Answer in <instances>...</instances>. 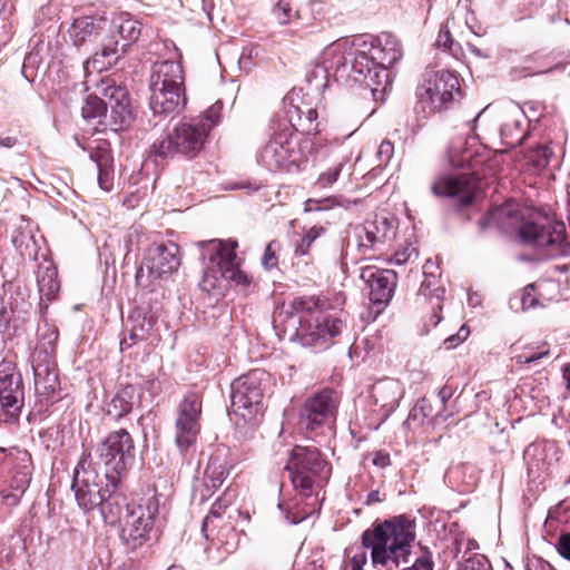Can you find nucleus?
<instances>
[{
    "mask_svg": "<svg viewBox=\"0 0 570 570\" xmlns=\"http://www.w3.org/2000/svg\"><path fill=\"white\" fill-rule=\"evenodd\" d=\"M336 73L371 89L375 100L383 99L392 86L389 68L403 56L399 39L391 32L376 37L363 35L334 45Z\"/></svg>",
    "mask_w": 570,
    "mask_h": 570,
    "instance_id": "obj_1",
    "label": "nucleus"
},
{
    "mask_svg": "<svg viewBox=\"0 0 570 570\" xmlns=\"http://www.w3.org/2000/svg\"><path fill=\"white\" fill-rule=\"evenodd\" d=\"M415 529V519L406 514L374 522L366 529L362 533V546L371 549L373 566L395 570L401 563H407L416 538Z\"/></svg>",
    "mask_w": 570,
    "mask_h": 570,
    "instance_id": "obj_2",
    "label": "nucleus"
},
{
    "mask_svg": "<svg viewBox=\"0 0 570 570\" xmlns=\"http://www.w3.org/2000/svg\"><path fill=\"white\" fill-rule=\"evenodd\" d=\"M320 299L314 296H297L291 302L292 312L299 315L298 327L291 337L304 347L323 351L331 340L342 333L345 323L332 315L320 313Z\"/></svg>",
    "mask_w": 570,
    "mask_h": 570,
    "instance_id": "obj_3",
    "label": "nucleus"
},
{
    "mask_svg": "<svg viewBox=\"0 0 570 570\" xmlns=\"http://www.w3.org/2000/svg\"><path fill=\"white\" fill-rule=\"evenodd\" d=\"M518 237L524 246L534 248L540 259L570 255L564 223L542 210H533L527 217L522 216Z\"/></svg>",
    "mask_w": 570,
    "mask_h": 570,
    "instance_id": "obj_4",
    "label": "nucleus"
},
{
    "mask_svg": "<svg viewBox=\"0 0 570 570\" xmlns=\"http://www.w3.org/2000/svg\"><path fill=\"white\" fill-rule=\"evenodd\" d=\"M311 137L298 139L291 126L279 125L259 153L261 163L271 171L299 173L307 163V155L315 148Z\"/></svg>",
    "mask_w": 570,
    "mask_h": 570,
    "instance_id": "obj_5",
    "label": "nucleus"
},
{
    "mask_svg": "<svg viewBox=\"0 0 570 570\" xmlns=\"http://www.w3.org/2000/svg\"><path fill=\"white\" fill-rule=\"evenodd\" d=\"M338 404V393L330 387L306 397L298 412L299 433L318 443L325 441L333 434Z\"/></svg>",
    "mask_w": 570,
    "mask_h": 570,
    "instance_id": "obj_6",
    "label": "nucleus"
},
{
    "mask_svg": "<svg viewBox=\"0 0 570 570\" xmlns=\"http://www.w3.org/2000/svg\"><path fill=\"white\" fill-rule=\"evenodd\" d=\"M294 489L304 498L321 489L331 475V464L315 445H295L285 466Z\"/></svg>",
    "mask_w": 570,
    "mask_h": 570,
    "instance_id": "obj_7",
    "label": "nucleus"
},
{
    "mask_svg": "<svg viewBox=\"0 0 570 570\" xmlns=\"http://www.w3.org/2000/svg\"><path fill=\"white\" fill-rule=\"evenodd\" d=\"M209 131L210 124L203 125L202 121L194 119L180 120L153 144L155 161L158 163L175 156L187 159L195 158L203 150Z\"/></svg>",
    "mask_w": 570,
    "mask_h": 570,
    "instance_id": "obj_8",
    "label": "nucleus"
},
{
    "mask_svg": "<svg viewBox=\"0 0 570 570\" xmlns=\"http://www.w3.org/2000/svg\"><path fill=\"white\" fill-rule=\"evenodd\" d=\"M136 460V448L126 429L111 431L98 445V462L105 480L122 482Z\"/></svg>",
    "mask_w": 570,
    "mask_h": 570,
    "instance_id": "obj_9",
    "label": "nucleus"
},
{
    "mask_svg": "<svg viewBox=\"0 0 570 570\" xmlns=\"http://www.w3.org/2000/svg\"><path fill=\"white\" fill-rule=\"evenodd\" d=\"M58 330H48L37 344L30 356V363L35 376L36 394L47 404H53L57 392L60 390V381L56 361V343Z\"/></svg>",
    "mask_w": 570,
    "mask_h": 570,
    "instance_id": "obj_10",
    "label": "nucleus"
},
{
    "mask_svg": "<svg viewBox=\"0 0 570 570\" xmlns=\"http://www.w3.org/2000/svg\"><path fill=\"white\" fill-rule=\"evenodd\" d=\"M416 97L423 108L429 107L432 112L448 109L462 97L459 78L449 70H426L416 88Z\"/></svg>",
    "mask_w": 570,
    "mask_h": 570,
    "instance_id": "obj_11",
    "label": "nucleus"
},
{
    "mask_svg": "<svg viewBox=\"0 0 570 570\" xmlns=\"http://www.w3.org/2000/svg\"><path fill=\"white\" fill-rule=\"evenodd\" d=\"M180 266L179 247L175 243L151 244L136 273V283L149 287L158 279H165Z\"/></svg>",
    "mask_w": 570,
    "mask_h": 570,
    "instance_id": "obj_12",
    "label": "nucleus"
},
{
    "mask_svg": "<svg viewBox=\"0 0 570 570\" xmlns=\"http://www.w3.org/2000/svg\"><path fill=\"white\" fill-rule=\"evenodd\" d=\"M104 480L90 453L83 452L73 470L71 483V490L80 509L89 512L99 508L106 494Z\"/></svg>",
    "mask_w": 570,
    "mask_h": 570,
    "instance_id": "obj_13",
    "label": "nucleus"
},
{
    "mask_svg": "<svg viewBox=\"0 0 570 570\" xmlns=\"http://www.w3.org/2000/svg\"><path fill=\"white\" fill-rule=\"evenodd\" d=\"M266 373L263 370H253L239 376L230 384V407L235 414L247 411L249 415L256 414L263 400L262 382ZM245 416V413H242Z\"/></svg>",
    "mask_w": 570,
    "mask_h": 570,
    "instance_id": "obj_14",
    "label": "nucleus"
},
{
    "mask_svg": "<svg viewBox=\"0 0 570 570\" xmlns=\"http://www.w3.org/2000/svg\"><path fill=\"white\" fill-rule=\"evenodd\" d=\"M200 396L195 392L187 393L179 403L178 415L176 419L175 441L183 455L187 453L196 441L200 430Z\"/></svg>",
    "mask_w": 570,
    "mask_h": 570,
    "instance_id": "obj_15",
    "label": "nucleus"
},
{
    "mask_svg": "<svg viewBox=\"0 0 570 570\" xmlns=\"http://www.w3.org/2000/svg\"><path fill=\"white\" fill-rule=\"evenodd\" d=\"M480 177L475 174L443 175L438 177L431 191L435 197L458 199L459 210L473 204L480 193Z\"/></svg>",
    "mask_w": 570,
    "mask_h": 570,
    "instance_id": "obj_16",
    "label": "nucleus"
},
{
    "mask_svg": "<svg viewBox=\"0 0 570 570\" xmlns=\"http://www.w3.org/2000/svg\"><path fill=\"white\" fill-rule=\"evenodd\" d=\"M361 279L366 284L368 298L379 315L391 302L397 284V274L392 269L365 266L361 268Z\"/></svg>",
    "mask_w": 570,
    "mask_h": 570,
    "instance_id": "obj_17",
    "label": "nucleus"
},
{
    "mask_svg": "<svg viewBox=\"0 0 570 570\" xmlns=\"http://www.w3.org/2000/svg\"><path fill=\"white\" fill-rule=\"evenodd\" d=\"M24 402V390L21 374L13 363H0V404L8 420H17Z\"/></svg>",
    "mask_w": 570,
    "mask_h": 570,
    "instance_id": "obj_18",
    "label": "nucleus"
},
{
    "mask_svg": "<svg viewBox=\"0 0 570 570\" xmlns=\"http://www.w3.org/2000/svg\"><path fill=\"white\" fill-rule=\"evenodd\" d=\"M101 94L107 99V107L110 111L106 121L99 120V124L109 126L114 131L128 128L135 116L127 89L115 82H105Z\"/></svg>",
    "mask_w": 570,
    "mask_h": 570,
    "instance_id": "obj_19",
    "label": "nucleus"
},
{
    "mask_svg": "<svg viewBox=\"0 0 570 570\" xmlns=\"http://www.w3.org/2000/svg\"><path fill=\"white\" fill-rule=\"evenodd\" d=\"M157 510V503L149 500L146 507L138 505L134 513L119 524L120 539L128 550L134 551L146 541Z\"/></svg>",
    "mask_w": 570,
    "mask_h": 570,
    "instance_id": "obj_20",
    "label": "nucleus"
},
{
    "mask_svg": "<svg viewBox=\"0 0 570 570\" xmlns=\"http://www.w3.org/2000/svg\"><path fill=\"white\" fill-rule=\"evenodd\" d=\"M198 246L200 247V259L204 264V275L199 285L203 291L210 293L218 289L220 287V282L224 279V240H204L199 242Z\"/></svg>",
    "mask_w": 570,
    "mask_h": 570,
    "instance_id": "obj_21",
    "label": "nucleus"
},
{
    "mask_svg": "<svg viewBox=\"0 0 570 570\" xmlns=\"http://www.w3.org/2000/svg\"><path fill=\"white\" fill-rule=\"evenodd\" d=\"M105 481L106 494L98 509L106 523L120 524L134 513L137 507L129 503L122 490V482Z\"/></svg>",
    "mask_w": 570,
    "mask_h": 570,
    "instance_id": "obj_22",
    "label": "nucleus"
},
{
    "mask_svg": "<svg viewBox=\"0 0 570 570\" xmlns=\"http://www.w3.org/2000/svg\"><path fill=\"white\" fill-rule=\"evenodd\" d=\"M321 171L314 181V188L325 190L337 181L343 168L350 161V154L342 146H328L317 151Z\"/></svg>",
    "mask_w": 570,
    "mask_h": 570,
    "instance_id": "obj_23",
    "label": "nucleus"
},
{
    "mask_svg": "<svg viewBox=\"0 0 570 570\" xmlns=\"http://www.w3.org/2000/svg\"><path fill=\"white\" fill-rule=\"evenodd\" d=\"M149 107L154 115L174 116L186 106L185 87H149Z\"/></svg>",
    "mask_w": 570,
    "mask_h": 570,
    "instance_id": "obj_24",
    "label": "nucleus"
},
{
    "mask_svg": "<svg viewBox=\"0 0 570 570\" xmlns=\"http://www.w3.org/2000/svg\"><path fill=\"white\" fill-rule=\"evenodd\" d=\"M126 53V49L119 46V39L116 35L106 37L100 42V48L83 62V69L87 73L102 72L118 65Z\"/></svg>",
    "mask_w": 570,
    "mask_h": 570,
    "instance_id": "obj_25",
    "label": "nucleus"
},
{
    "mask_svg": "<svg viewBox=\"0 0 570 570\" xmlns=\"http://www.w3.org/2000/svg\"><path fill=\"white\" fill-rule=\"evenodd\" d=\"M403 395L404 389L395 379L380 380L373 384L371 390L373 403L380 406L384 416H389L396 410Z\"/></svg>",
    "mask_w": 570,
    "mask_h": 570,
    "instance_id": "obj_26",
    "label": "nucleus"
},
{
    "mask_svg": "<svg viewBox=\"0 0 570 570\" xmlns=\"http://www.w3.org/2000/svg\"><path fill=\"white\" fill-rule=\"evenodd\" d=\"M31 470L30 456L24 454L21 458V463H17L12 469L9 489H3L0 492L3 503L13 507L20 502L31 481Z\"/></svg>",
    "mask_w": 570,
    "mask_h": 570,
    "instance_id": "obj_27",
    "label": "nucleus"
},
{
    "mask_svg": "<svg viewBox=\"0 0 570 570\" xmlns=\"http://www.w3.org/2000/svg\"><path fill=\"white\" fill-rule=\"evenodd\" d=\"M184 87V71L178 61L164 60L153 66L149 87Z\"/></svg>",
    "mask_w": 570,
    "mask_h": 570,
    "instance_id": "obj_28",
    "label": "nucleus"
},
{
    "mask_svg": "<svg viewBox=\"0 0 570 570\" xmlns=\"http://www.w3.org/2000/svg\"><path fill=\"white\" fill-rule=\"evenodd\" d=\"M394 236V230L391 222L387 218H375L372 222H366L363 228V234L358 235L360 246L365 248H376L377 245H383Z\"/></svg>",
    "mask_w": 570,
    "mask_h": 570,
    "instance_id": "obj_29",
    "label": "nucleus"
},
{
    "mask_svg": "<svg viewBox=\"0 0 570 570\" xmlns=\"http://www.w3.org/2000/svg\"><path fill=\"white\" fill-rule=\"evenodd\" d=\"M139 404V396L134 385L119 390L107 403L106 414L114 421H119L130 414Z\"/></svg>",
    "mask_w": 570,
    "mask_h": 570,
    "instance_id": "obj_30",
    "label": "nucleus"
},
{
    "mask_svg": "<svg viewBox=\"0 0 570 570\" xmlns=\"http://www.w3.org/2000/svg\"><path fill=\"white\" fill-rule=\"evenodd\" d=\"M237 243L235 240H224L223 261L225 268L223 269L224 281L233 282L236 286L247 288L252 283V277L242 271L236 263Z\"/></svg>",
    "mask_w": 570,
    "mask_h": 570,
    "instance_id": "obj_31",
    "label": "nucleus"
},
{
    "mask_svg": "<svg viewBox=\"0 0 570 570\" xmlns=\"http://www.w3.org/2000/svg\"><path fill=\"white\" fill-rule=\"evenodd\" d=\"M527 119L522 111L517 110L510 115L500 127L502 142L508 147L520 145L527 135Z\"/></svg>",
    "mask_w": 570,
    "mask_h": 570,
    "instance_id": "obj_32",
    "label": "nucleus"
},
{
    "mask_svg": "<svg viewBox=\"0 0 570 570\" xmlns=\"http://www.w3.org/2000/svg\"><path fill=\"white\" fill-rule=\"evenodd\" d=\"M287 122L283 126H291L294 130L305 132L306 135L316 134L318 131L317 111L314 108H307L305 111L297 106H291L286 111Z\"/></svg>",
    "mask_w": 570,
    "mask_h": 570,
    "instance_id": "obj_33",
    "label": "nucleus"
},
{
    "mask_svg": "<svg viewBox=\"0 0 570 570\" xmlns=\"http://www.w3.org/2000/svg\"><path fill=\"white\" fill-rule=\"evenodd\" d=\"M58 271L52 262L46 261L39 265L37 283L41 298L52 301L59 292Z\"/></svg>",
    "mask_w": 570,
    "mask_h": 570,
    "instance_id": "obj_34",
    "label": "nucleus"
},
{
    "mask_svg": "<svg viewBox=\"0 0 570 570\" xmlns=\"http://www.w3.org/2000/svg\"><path fill=\"white\" fill-rule=\"evenodd\" d=\"M68 33L72 45L77 49H80L87 43H91L96 40L98 36V27L92 17H81L73 21Z\"/></svg>",
    "mask_w": 570,
    "mask_h": 570,
    "instance_id": "obj_35",
    "label": "nucleus"
},
{
    "mask_svg": "<svg viewBox=\"0 0 570 570\" xmlns=\"http://www.w3.org/2000/svg\"><path fill=\"white\" fill-rule=\"evenodd\" d=\"M424 275L425 278L420 286L419 294L428 298L436 299V304L433 305L432 307L433 313L430 318L433 326H436L442 320V305L440 304V302L445 296V288L442 285H440V281H438L433 275L429 276L428 272H424Z\"/></svg>",
    "mask_w": 570,
    "mask_h": 570,
    "instance_id": "obj_36",
    "label": "nucleus"
},
{
    "mask_svg": "<svg viewBox=\"0 0 570 570\" xmlns=\"http://www.w3.org/2000/svg\"><path fill=\"white\" fill-rule=\"evenodd\" d=\"M356 200L345 199L340 196H330L325 198H308L304 203L305 213H320L333 209L335 207L348 208L352 204H356Z\"/></svg>",
    "mask_w": 570,
    "mask_h": 570,
    "instance_id": "obj_37",
    "label": "nucleus"
},
{
    "mask_svg": "<svg viewBox=\"0 0 570 570\" xmlns=\"http://www.w3.org/2000/svg\"><path fill=\"white\" fill-rule=\"evenodd\" d=\"M128 324L147 337L157 323V316L145 308H136L128 317Z\"/></svg>",
    "mask_w": 570,
    "mask_h": 570,
    "instance_id": "obj_38",
    "label": "nucleus"
},
{
    "mask_svg": "<svg viewBox=\"0 0 570 570\" xmlns=\"http://www.w3.org/2000/svg\"><path fill=\"white\" fill-rule=\"evenodd\" d=\"M228 475V470L218 458H212L205 469V487L207 489H217Z\"/></svg>",
    "mask_w": 570,
    "mask_h": 570,
    "instance_id": "obj_39",
    "label": "nucleus"
},
{
    "mask_svg": "<svg viewBox=\"0 0 570 570\" xmlns=\"http://www.w3.org/2000/svg\"><path fill=\"white\" fill-rule=\"evenodd\" d=\"M117 33L122 40V43L119 46L127 51L128 48L139 39L141 35V23L132 18L125 19L117 26Z\"/></svg>",
    "mask_w": 570,
    "mask_h": 570,
    "instance_id": "obj_40",
    "label": "nucleus"
},
{
    "mask_svg": "<svg viewBox=\"0 0 570 570\" xmlns=\"http://www.w3.org/2000/svg\"><path fill=\"white\" fill-rule=\"evenodd\" d=\"M325 233L322 226H312L304 230V234L296 240L294 254L296 257H305L311 255L312 247L316 239Z\"/></svg>",
    "mask_w": 570,
    "mask_h": 570,
    "instance_id": "obj_41",
    "label": "nucleus"
},
{
    "mask_svg": "<svg viewBox=\"0 0 570 570\" xmlns=\"http://www.w3.org/2000/svg\"><path fill=\"white\" fill-rule=\"evenodd\" d=\"M107 110V101L96 95H88L81 107V115L87 120L104 118L102 121H106Z\"/></svg>",
    "mask_w": 570,
    "mask_h": 570,
    "instance_id": "obj_42",
    "label": "nucleus"
},
{
    "mask_svg": "<svg viewBox=\"0 0 570 570\" xmlns=\"http://www.w3.org/2000/svg\"><path fill=\"white\" fill-rule=\"evenodd\" d=\"M552 150L547 144H538L535 147L529 148L524 154L527 165L537 170H541L549 165Z\"/></svg>",
    "mask_w": 570,
    "mask_h": 570,
    "instance_id": "obj_43",
    "label": "nucleus"
},
{
    "mask_svg": "<svg viewBox=\"0 0 570 570\" xmlns=\"http://www.w3.org/2000/svg\"><path fill=\"white\" fill-rule=\"evenodd\" d=\"M438 415H439V412L434 413L433 406H432L430 400L426 397H422L411 409L405 423L409 425L415 424V425L420 426V425H423L428 419H433L434 416H438Z\"/></svg>",
    "mask_w": 570,
    "mask_h": 570,
    "instance_id": "obj_44",
    "label": "nucleus"
},
{
    "mask_svg": "<svg viewBox=\"0 0 570 570\" xmlns=\"http://www.w3.org/2000/svg\"><path fill=\"white\" fill-rule=\"evenodd\" d=\"M273 13L282 24L298 18V10L295 8L293 0H279L274 7Z\"/></svg>",
    "mask_w": 570,
    "mask_h": 570,
    "instance_id": "obj_45",
    "label": "nucleus"
},
{
    "mask_svg": "<svg viewBox=\"0 0 570 570\" xmlns=\"http://www.w3.org/2000/svg\"><path fill=\"white\" fill-rule=\"evenodd\" d=\"M538 299L534 296V285H527L520 297H512L510 299L511 307H517V304H520L523 311L533 308L538 305Z\"/></svg>",
    "mask_w": 570,
    "mask_h": 570,
    "instance_id": "obj_46",
    "label": "nucleus"
},
{
    "mask_svg": "<svg viewBox=\"0 0 570 570\" xmlns=\"http://www.w3.org/2000/svg\"><path fill=\"white\" fill-rule=\"evenodd\" d=\"M281 245L277 240H272L267 244L264 255L262 257V265L266 271L275 268L278 264L277 252Z\"/></svg>",
    "mask_w": 570,
    "mask_h": 570,
    "instance_id": "obj_47",
    "label": "nucleus"
},
{
    "mask_svg": "<svg viewBox=\"0 0 570 570\" xmlns=\"http://www.w3.org/2000/svg\"><path fill=\"white\" fill-rule=\"evenodd\" d=\"M458 570H491V564L484 556L473 554L460 563Z\"/></svg>",
    "mask_w": 570,
    "mask_h": 570,
    "instance_id": "obj_48",
    "label": "nucleus"
},
{
    "mask_svg": "<svg viewBox=\"0 0 570 570\" xmlns=\"http://www.w3.org/2000/svg\"><path fill=\"white\" fill-rule=\"evenodd\" d=\"M259 55V48L256 46L244 47L238 59V65L242 70L248 72L252 69L254 59Z\"/></svg>",
    "mask_w": 570,
    "mask_h": 570,
    "instance_id": "obj_49",
    "label": "nucleus"
},
{
    "mask_svg": "<svg viewBox=\"0 0 570 570\" xmlns=\"http://www.w3.org/2000/svg\"><path fill=\"white\" fill-rule=\"evenodd\" d=\"M223 104L220 101L210 106L203 116L193 118L195 121H202L203 125L210 124V129L218 122Z\"/></svg>",
    "mask_w": 570,
    "mask_h": 570,
    "instance_id": "obj_50",
    "label": "nucleus"
},
{
    "mask_svg": "<svg viewBox=\"0 0 570 570\" xmlns=\"http://www.w3.org/2000/svg\"><path fill=\"white\" fill-rule=\"evenodd\" d=\"M90 159L96 164L97 168L112 164L110 150L101 145L90 153Z\"/></svg>",
    "mask_w": 570,
    "mask_h": 570,
    "instance_id": "obj_51",
    "label": "nucleus"
},
{
    "mask_svg": "<svg viewBox=\"0 0 570 570\" xmlns=\"http://www.w3.org/2000/svg\"><path fill=\"white\" fill-rule=\"evenodd\" d=\"M97 170H98L99 187L105 191H109L112 188V180H114L112 164H110L106 167H99V168H97Z\"/></svg>",
    "mask_w": 570,
    "mask_h": 570,
    "instance_id": "obj_52",
    "label": "nucleus"
},
{
    "mask_svg": "<svg viewBox=\"0 0 570 570\" xmlns=\"http://www.w3.org/2000/svg\"><path fill=\"white\" fill-rule=\"evenodd\" d=\"M470 330L465 325H463L459 328V331L455 334L445 338L443 345L446 350H453L461 343H463L468 338Z\"/></svg>",
    "mask_w": 570,
    "mask_h": 570,
    "instance_id": "obj_53",
    "label": "nucleus"
},
{
    "mask_svg": "<svg viewBox=\"0 0 570 570\" xmlns=\"http://www.w3.org/2000/svg\"><path fill=\"white\" fill-rule=\"evenodd\" d=\"M403 570H434V562L431 551L425 550L411 567Z\"/></svg>",
    "mask_w": 570,
    "mask_h": 570,
    "instance_id": "obj_54",
    "label": "nucleus"
},
{
    "mask_svg": "<svg viewBox=\"0 0 570 570\" xmlns=\"http://www.w3.org/2000/svg\"><path fill=\"white\" fill-rule=\"evenodd\" d=\"M554 547L558 553L570 561V531H563L558 537Z\"/></svg>",
    "mask_w": 570,
    "mask_h": 570,
    "instance_id": "obj_55",
    "label": "nucleus"
},
{
    "mask_svg": "<svg viewBox=\"0 0 570 570\" xmlns=\"http://www.w3.org/2000/svg\"><path fill=\"white\" fill-rule=\"evenodd\" d=\"M394 154V145L392 141L384 139L376 153V156L381 163V165H387L392 159Z\"/></svg>",
    "mask_w": 570,
    "mask_h": 570,
    "instance_id": "obj_56",
    "label": "nucleus"
},
{
    "mask_svg": "<svg viewBox=\"0 0 570 570\" xmlns=\"http://www.w3.org/2000/svg\"><path fill=\"white\" fill-rule=\"evenodd\" d=\"M367 561V554L365 551H360L351 557L348 563L344 564L343 570H363Z\"/></svg>",
    "mask_w": 570,
    "mask_h": 570,
    "instance_id": "obj_57",
    "label": "nucleus"
},
{
    "mask_svg": "<svg viewBox=\"0 0 570 570\" xmlns=\"http://www.w3.org/2000/svg\"><path fill=\"white\" fill-rule=\"evenodd\" d=\"M462 142L460 141V145L458 147H451L449 150V157H450V165L454 168H461L466 165H469L470 155H466L468 151H465L460 158L454 157V153L459 151V149L462 147Z\"/></svg>",
    "mask_w": 570,
    "mask_h": 570,
    "instance_id": "obj_58",
    "label": "nucleus"
},
{
    "mask_svg": "<svg viewBox=\"0 0 570 570\" xmlns=\"http://www.w3.org/2000/svg\"><path fill=\"white\" fill-rule=\"evenodd\" d=\"M128 333H129V336L128 338L125 336L121 341H120V350L124 351L126 348H129L130 346H132V344L137 343L138 341H142V340H146L147 337L145 335H142L140 332H138L137 330H134L132 327H130L128 330Z\"/></svg>",
    "mask_w": 570,
    "mask_h": 570,
    "instance_id": "obj_59",
    "label": "nucleus"
},
{
    "mask_svg": "<svg viewBox=\"0 0 570 570\" xmlns=\"http://www.w3.org/2000/svg\"><path fill=\"white\" fill-rule=\"evenodd\" d=\"M549 353H550L549 350L546 348L543 351L533 353L531 355L521 354L515 357V361L518 364H531V363H535L537 361H539L543 357H547L549 355Z\"/></svg>",
    "mask_w": 570,
    "mask_h": 570,
    "instance_id": "obj_60",
    "label": "nucleus"
},
{
    "mask_svg": "<svg viewBox=\"0 0 570 570\" xmlns=\"http://www.w3.org/2000/svg\"><path fill=\"white\" fill-rule=\"evenodd\" d=\"M454 41L451 37V33L448 29H441L436 39L438 47H442L445 50L452 51V46Z\"/></svg>",
    "mask_w": 570,
    "mask_h": 570,
    "instance_id": "obj_61",
    "label": "nucleus"
},
{
    "mask_svg": "<svg viewBox=\"0 0 570 570\" xmlns=\"http://www.w3.org/2000/svg\"><path fill=\"white\" fill-rule=\"evenodd\" d=\"M372 463L377 468L384 469L391 465L390 454L382 451L375 452L372 459Z\"/></svg>",
    "mask_w": 570,
    "mask_h": 570,
    "instance_id": "obj_62",
    "label": "nucleus"
},
{
    "mask_svg": "<svg viewBox=\"0 0 570 570\" xmlns=\"http://www.w3.org/2000/svg\"><path fill=\"white\" fill-rule=\"evenodd\" d=\"M452 389L450 386H443L438 392V397L441 402L442 407L444 409L448 401L452 397Z\"/></svg>",
    "mask_w": 570,
    "mask_h": 570,
    "instance_id": "obj_63",
    "label": "nucleus"
},
{
    "mask_svg": "<svg viewBox=\"0 0 570 570\" xmlns=\"http://www.w3.org/2000/svg\"><path fill=\"white\" fill-rule=\"evenodd\" d=\"M228 504L229 501H227L226 499H217L210 509V514L214 517H219L220 511L225 509Z\"/></svg>",
    "mask_w": 570,
    "mask_h": 570,
    "instance_id": "obj_64",
    "label": "nucleus"
}]
</instances>
